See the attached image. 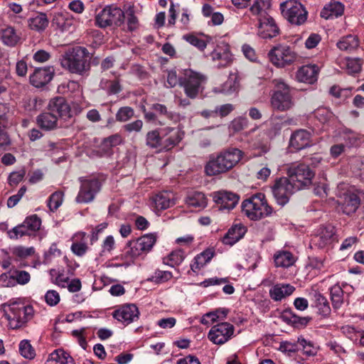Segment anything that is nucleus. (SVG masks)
I'll return each mask as SVG.
<instances>
[{
  "label": "nucleus",
  "instance_id": "nucleus-52",
  "mask_svg": "<svg viewBox=\"0 0 364 364\" xmlns=\"http://www.w3.org/2000/svg\"><path fill=\"white\" fill-rule=\"evenodd\" d=\"M134 114V109L130 107H122L116 114V119L119 122H127Z\"/></svg>",
  "mask_w": 364,
  "mask_h": 364
},
{
  "label": "nucleus",
  "instance_id": "nucleus-22",
  "mask_svg": "<svg viewBox=\"0 0 364 364\" xmlns=\"http://www.w3.org/2000/svg\"><path fill=\"white\" fill-rule=\"evenodd\" d=\"M210 57L213 61L218 62L217 66L218 68L226 67L232 61V55L229 47L224 43L218 45L210 53Z\"/></svg>",
  "mask_w": 364,
  "mask_h": 364
},
{
  "label": "nucleus",
  "instance_id": "nucleus-57",
  "mask_svg": "<svg viewBox=\"0 0 364 364\" xmlns=\"http://www.w3.org/2000/svg\"><path fill=\"white\" fill-rule=\"evenodd\" d=\"M45 301L50 306L57 305L60 301V295L55 290H48L45 294Z\"/></svg>",
  "mask_w": 364,
  "mask_h": 364
},
{
  "label": "nucleus",
  "instance_id": "nucleus-62",
  "mask_svg": "<svg viewBox=\"0 0 364 364\" xmlns=\"http://www.w3.org/2000/svg\"><path fill=\"white\" fill-rule=\"evenodd\" d=\"M122 137L118 135H112L103 141L102 146L106 148H110L112 146H115L121 144Z\"/></svg>",
  "mask_w": 364,
  "mask_h": 364
},
{
  "label": "nucleus",
  "instance_id": "nucleus-27",
  "mask_svg": "<svg viewBox=\"0 0 364 364\" xmlns=\"http://www.w3.org/2000/svg\"><path fill=\"white\" fill-rule=\"evenodd\" d=\"M58 119L54 113L44 112L36 117V123L39 127L45 131H52L58 127Z\"/></svg>",
  "mask_w": 364,
  "mask_h": 364
},
{
  "label": "nucleus",
  "instance_id": "nucleus-39",
  "mask_svg": "<svg viewBox=\"0 0 364 364\" xmlns=\"http://www.w3.org/2000/svg\"><path fill=\"white\" fill-rule=\"evenodd\" d=\"M51 23L53 26L63 32L68 31L72 26V21L62 13L55 14Z\"/></svg>",
  "mask_w": 364,
  "mask_h": 364
},
{
  "label": "nucleus",
  "instance_id": "nucleus-63",
  "mask_svg": "<svg viewBox=\"0 0 364 364\" xmlns=\"http://www.w3.org/2000/svg\"><path fill=\"white\" fill-rule=\"evenodd\" d=\"M247 124V119L246 118L240 117L235 119L231 124L230 128L234 132H239L242 129H243Z\"/></svg>",
  "mask_w": 364,
  "mask_h": 364
},
{
  "label": "nucleus",
  "instance_id": "nucleus-20",
  "mask_svg": "<svg viewBox=\"0 0 364 364\" xmlns=\"http://www.w3.org/2000/svg\"><path fill=\"white\" fill-rule=\"evenodd\" d=\"M48 110L57 115L58 118L65 119L71 117L70 105L63 97L52 99L48 103Z\"/></svg>",
  "mask_w": 364,
  "mask_h": 364
},
{
  "label": "nucleus",
  "instance_id": "nucleus-13",
  "mask_svg": "<svg viewBox=\"0 0 364 364\" xmlns=\"http://www.w3.org/2000/svg\"><path fill=\"white\" fill-rule=\"evenodd\" d=\"M268 57L272 64L277 67L282 68L293 63L296 55L290 47L285 45H279L269 50Z\"/></svg>",
  "mask_w": 364,
  "mask_h": 364
},
{
  "label": "nucleus",
  "instance_id": "nucleus-16",
  "mask_svg": "<svg viewBox=\"0 0 364 364\" xmlns=\"http://www.w3.org/2000/svg\"><path fill=\"white\" fill-rule=\"evenodd\" d=\"M335 228L331 225L321 226L311 239L314 245L318 248H328L337 241Z\"/></svg>",
  "mask_w": 364,
  "mask_h": 364
},
{
  "label": "nucleus",
  "instance_id": "nucleus-29",
  "mask_svg": "<svg viewBox=\"0 0 364 364\" xmlns=\"http://www.w3.org/2000/svg\"><path fill=\"white\" fill-rule=\"evenodd\" d=\"M48 23L49 19L44 13H38L28 19V27L38 33L44 31Z\"/></svg>",
  "mask_w": 364,
  "mask_h": 364
},
{
  "label": "nucleus",
  "instance_id": "nucleus-56",
  "mask_svg": "<svg viewBox=\"0 0 364 364\" xmlns=\"http://www.w3.org/2000/svg\"><path fill=\"white\" fill-rule=\"evenodd\" d=\"M316 300V306L323 315H327L330 312V307L328 304L327 299L321 294H315Z\"/></svg>",
  "mask_w": 364,
  "mask_h": 364
},
{
  "label": "nucleus",
  "instance_id": "nucleus-38",
  "mask_svg": "<svg viewBox=\"0 0 364 364\" xmlns=\"http://www.w3.org/2000/svg\"><path fill=\"white\" fill-rule=\"evenodd\" d=\"M359 46V40L357 36L348 35L343 37L338 43L337 46L341 50L351 51Z\"/></svg>",
  "mask_w": 364,
  "mask_h": 364
},
{
  "label": "nucleus",
  "instance_id": "nucleus-59",
  "mask_svg": "<svg viewBox=\"0 0 364 364\" xmlns=\"http://www.w3.org/2000/svg\"><path fill=\"white\" fill-rule=\"evenodd\" d=\"M26 171L24 169L12 172L9 177V181L11 186H16L25 176Z\"/></svg>",
  "mask_w": 364,
  "mask_h": 364
},
{
  "label": "nucleus",
  "instance_id": "nucleus-19",
  "mask_svg": "<svg viewBox=\"0 0 364 364\" xmlns=\"http://www.w3.org/2000/svg\"><path fill=\"white\" fill-rule=\"evenodd\" d=\"M211 196L214 202L223 210L234 208L239 201V196L237 194L226 191L214 192Z\"/></svg>",
  "mask_w": 364,
  "mask_h": 364
},
{
  "label": "nucleus",
  "instance_id": "nucleus-28",
  "mask_svg": "<svg viewBox=\"0 0 364 364\" xmlns=\"http://www.w3.org/2000/svg\"><path fill=\"white\" fill-rule=\"evenodd\" d=\"M289 144L296 151L307 147L310 144V133L304 129L295 132L291 136Z\"/></svg>",
  "mask_w": 364,
  "mask_h": 364
},
{
  "label": "nucleus",
  "instance_id": "nucleus-18",
  "mask_svg": "<svg viewBox=\"0 0 364 364\" xmlns=\"http://www.w3.org/2000/svg\"><path fill=\"white\" fill-rule=\"evenodd\" d=\"M163 148L169 150L177 145L183 137V132L179 127H166L161 129Z\"/></svg>",
  "mask_w": 364,
  "mask_h": 364
},
{
  "label": "nucleus",
  "instance_id": "nucleus-7",
  "mask_svg": "<svg viewBox=\"0 0 364 364\" xmlns=\"http://www.w3.org/2000/svg\"><path fill=\"white\" fill-rule=\"evenodd\" d=\"M206 82V77L203 74L191 69L183 71V75L180 77V85L183 87L186 96L195 99L203 90V85Z\"/></svg>",
  "mask_w": 364,
  "mask_h": 364
},
{
  "label": "nucleus",
  "instance_id": "nucleus-23",
  "mask_svg": "<svg viewBox=\"0 0 364 364\" xmlns=\"http://www.w3.org/2000/svg\"><path fill=\"white\" fill-rule=\"evenodd\" d=\"M258 35L262 38H272L279 33V29L271 16L258 18Z\"/></svg>",
  "mask_w": 364,
  "mask_h": 364
},
{
  "label": "nucleus",
  "instance_id": "nucleus-11",
  "mask_svg": "<svg viewBox=\"0 0 364 364\" xmlns=\"http://www.w3.org/2000/svg\"><path fill=\"white\" fill-rule=\"evenodd\" d=\"M124 19V13L117 6H107L101 10L95 17V23L100 28L120 26Z\"/></svg>",
  "mask_w": 364,
  "mask_h": 364
},
{
  "label": "nucleus",
  "instance_id": "nucleus-25",
  "mask_svg": "<svg viewBox=\"0 0 364 364\" xmlns=\"http://www.w3.org/2000/svg\"><path fill=\"white\" fill-rule=\"evenodd\" d=\"M319 68L316 65H306L300 68L296 73L299 82L313 84L317 80Z\"/></svg>",
  "mask_w": 364,
  "mask_h": 364
},
{
  "label": "nucleus",
  "instance_id": "nucleus-15",
  "mask_svg": "<svg viewBox=\"0 0 364 364\" xmlns=\"http://www.w3.org/2000/svg\"><path fill=\"white\" fill-rule=\"evenodd\" d=\"M235 328L231 323L223 322L213 326L208 337L214 344L222 345L232 337Z\"/></svg>",
  "mask_w": 364,
  "mask_h": 364
},
{
  "label": "nucleus",
  "instance_id": "nucleus-5",
  "mask_svg": "<svg viewBox=\"0 0 364 364\" xmlns=\"http://www.w3.org/2000/svg\"><path fill=\"white\" fill-rule=\"evenodd\" d=\"M337 197L338 210L344 215H352L360 205V193L344 183L338 186Z\"/></svg>",
  "mask_w": 364,
  "mask_h": 364
},
{
  "label": "nucleus",
  "instance_id": "nucleus-35",
  "mask_svg": "<svg viewBox=\"0 0 364 364\" xmlns=\"http://www.w3.org/2000/svg\"><path fill=\"white\" fill-rule=\"evenodd\" d=\"M1 38L4 44L14 47L20 41V36L16 33V30L11 26L1 30Z\"/></svg>",
  "mask_w": 364,
  "mask_h": 364
},
{
  "label": "nucleus",
  "instance_id": "nucleus-26",
  "mask_svg": "<svg viewBox=\"0 0 364 364\" xmlns=\"http://www.w3.org/2000/svg\"><path fill=\"white\" fill-rule=\"evenodd\" d=\"M247 232L246 227L241 223L232 225L222 238L225 245H233L243 237Z\"/></svg>",
  "mask_w": 364,
  "mask_h": 364
},
{
  "label": "nucleus",
  "instance_id": "nucleus-47",
  "mask_svg": "<svg viewBox=\"0 0 364 364\" xmlns=\"http://www.w3.org/2000/svg\"><path fill=\"white\" fill-rule=\"evenodd\" d=\"M342 68H346L349 74L358 73L361 70L360 59L347 58L343 62Z\"/></svg>",
  "mask_w": 364,
  "mask_h": 364
},
{
  "label": "nucleus",
  "instance_id": "nucleus-1",
  "mask_svg": "<svg viewBox=\"0 0 364 364\" xmlns=\"http://www.w3.org/2000/svg\"><path fill=\"white\" fill-rule=\"evenodd\" d=\"M243 152L237 148H229L211 158L205 166L208 176H218L232 169L242 159Z\"/></svg>",
  "mask_w": 364,
  "mask_h": 364
},
{
  "label": "nucleus",
  "instance_id": "nucleus-51",
  "mask_svg": "<svg viewBox=\"0 0 364 364\" xmlns=\"http://www.w3.org/2000/svg\"><path fill=\"white\" fill-rule=\"evenodd\" d=\"M237 89V87L235 81L233 79H228L221 87H215L214 91L225 95H230L235 92Z\"/></svg>",
  "mask_w": 364,
  "mask_h": 364
},
{
  "label": "nucleus",
  "instance_id": "nucleus-4",
  "mask_svg": "<svg viewBox=\"0 0 364 364\" xmlns=\"http://www.w3.org/2000/svg\"><path fill=\"white\" fill-rule=\"evenodd\" d=\"M242 210L252 220H260L272 213V208L268 205L265 196L262 193L245 199L242 203Z\"/></svg>",
  "mask_w": 364,
  "mask_h": 364
},
{
  "label": "nucleus",
  "instance_id": "nucleus-43",
  "mask_svg": "<svg viewBox=\"0 0 364 364\" xmlns=\"http://www.w3.org/2000/svg\"><path fill=\"white\" fill-rule=\"evenodd\" d=\"M314 117L321 124H326L333 119L334 114L326 107L317 108L313 112Z\"/></svg>",
  "mask_w": 364,
  "mask_h": 364
},
{
  "label": "nucleus",
  "instance_id": "nucleus-50",
  "mask_svg": "<svg viewBox=\"0 0 364 364\" xmlns=\"http://www.w3.org/2000/svg\"><path fill=\"white\" fill-rule=\"evenodd\" d=\"M12 254L20 259H25L31 256L35 252L33 247H26L23 246H16L11 250Z\"/></svg>",
  "mask_w": 364,
  "mask_h": 364
},
{
  "label": "nucleus",
  "instance_id": "nucleus-6",
  "mask_svg": "<svg viewBox=\"0 0 364 364\" xmlns=\"http://www.w3.org/2000/svg\"><path fill=\"white\" fill-rule=\"evenodd\" d=\"M272 84L274 88L270 100L272 109L279 112L290 109L294 106V101L289 86L282 78L272 80Z\"/></svg>",
  "mask_w": 364,
  "mask_h": 364
},
{
  "label": "nucleus",
  "instance_id": "nucleus-10",
  "mask_svg": "<svg viewBox=\"0 0 364 364\" xmlns=\"http://www.w3.org/2000/svg\"><path fill=\"white\" fill-rule=\"evenodd\" d=\"M287 175L288 178L299 191L311 183L314 172L306 164H292L287 169Z\"/></svg>",
  "mask_w": 364,
  "mask_h": 364
},
{
  "label": "nucleus",
  "instance_id": "nucleus-58",
  "mask_svg": "<svg viewBox=\"0 0 364 364\" xmlns=\"http://www.w3.org/2000/svg\"><path fill=\"white\" fill-rule=\"evenodd\" d=\"M16 286V281L13 274L3 273L0 275V287H13Z\"/></svg>",
  "mask_w": 364,
  "mask_h": 364
},
{
  "label": "nucleus",
  "instance_id": "nucleus-55",
  "mask_svg": "<svg viewBox=\"0 0 364 364\" xmlns=\"http://www.w3.org/2000/svg\"><path fill=\"white\" fill-rule=\"evenodd\" d=\"M126 16L128 28L130 31L135 30L138 26V18L134 15V11L133 8L129 7L126 11V14H124V17Z\"/></svg>",
  "mask_w": 364,
  "mask_h": 364
},
{
  "label": "nucleus",
  "instance_id": "nucleus-21",
  "mask_svg": "<svg viewBox=\"0 0 364 364\" xmlns=\"http://www.w3.org/2000/svg\"><path fill=\"white\" fill-rule=\"evenodd\" d=\"M53 74L54 69L52 67L37 68L30 76V82L33 86L41 87L52 80Z\"/></svg>",
  "mask_w": 364,
  "mask_h": 364
},
{
  "label": "nucleus",
  "instance_id": "nucleus-36",
  "mask_svg": "<svg viewBox=\"0 0 364 364\" xmlns=\"http://www.w3.org/2000/svg\"><path fill=\"white\" fill-rule=\"evenodd\" d=\"M213 256V252L204 251L195 257L191 264V269L194 272H198L202 267L208 263Z\"/></svg>",
  "mask_w": 364,
  "mask_h": 364
},
{
  "label": "nucleus",
  "instance_id": "nucleus-49",
  "mask_svg": "<svg viewBox=\"0 0 364 364\" xmlns=\"http://www.w3.org/2000/svg\"><path fill=\"white\" fill-rule=\"evenodd\" d=\"M63 200V193L60 191H56L49 197L48 206L51 211L54 212L61 205Z\"/></svg>",
  "mask_w": 364,
  "mask_h": 364
},
{
  "label": "nucleus",
  "instance_id": "nucleus-54",
  "mask_svg": "<svg viewBox=\"0 0 364 364\" xmlns=\"http://www.w3.org/2000/svg\"><path fill=\"white\" fill-rule=\"evenodd\" d=\"M24 223L25 225H26L31 232L33 233L40 229L41 220L36 215H33L27 217Z\"/></svg>",
  "mask_w": 364,
  "mask_h": 364
},
{
  "label": "nucleus",
  "instance_id": "nucleus-60",
  "mask_svg": "<svg viewBox=\"0 0 364 364\" xmlns=\"http://www.w3.org/2000/svg\"><path fill=\"white\" fill-rule=\"evenodd\" d=\"M186 40L191 45L203 50L207 46L205 41L197 36L190 35L186 36Z\"/></svg>",
  "mask_w": 364,
  "mask_h": 364
},
{
  "label": "nucleus",
  "instance_id": "nucleus-17",
  "mask_svg": "<svg viewBox=\"0 0 364 364\" xmlns=\"http://www.w3.org/2000/svg\"><path fill=\"white\" fill-rule=\"evenodd\" d=\"M139 311L134 304H124L119 306L112 313L117 321L125 324H129L139 318Z\"/></svg>",
  "mask_w": 364,
  "mask_h": 364
},
{
  "label": "nucleus",
  "instance_id": "nucleus-48",
  "mask_svg": "<svg viewBox=\"0 0 364 364\" xmlns=\"http://www.w3.org/2000/svg\"><path fill=\"white\" fill-rule=\"evenodd\" d=\"M21 355L27 359H33L36 356V351L28 340H23L19 343Z\"/></svg>",
  "mask_w": 364,
  "mask_h": 364
},
{
  "label": "nucleus",
  "instance_id": "nucleus-34",
  "mask_svg": "<svg viewBox=\"0 0 364 364\" xmlns=\"http://www.w3.org/2000/svg\"><path fill=\"white\" fill-rule=\"evenodd\" d=\"M186 203L191 208L202 209L206 207L208 201L204 193L193 192L188 195Z\"/></svg>",
  "mask_w": 364,
  "mask_h": 364
},
{
  "label": "nucleus",
  "instance_id": "nucleus-45",
  "mask_svg": "<svg viewBox=\"0 0 364 364\" xmlns=\"http://www.w3.org/2000/svg\"><path fill=\"white\" fill-rule=\"evenodd\" d=\"M331 298L334 308L338 309L343 302V291L339 285L331 288Z\"/></svg>",
  "mask_w": 364,
  "mask_h": 364
},
{
  "label": "nucleus",
  "instance_id": "nucleus-53",
  "mask_svg": "<svg viewBox=\"0 0 364 364\" xmlns=\"http://www.w3.org/2000/svg\"><path fill=\"white\" fill-rule=\"evenodd\" d=\"M14 279L16 281V285H25L28 284L31 280L30 274L24 270H15L13 273Z\"/></svg>",
  "mask_w": 364,
  "mask_h": 364
},
{
  "label": "nucleus",
  "instance_id": "nucleus-31",
  "mask_svg": "<svg viewBox=\"0 0 364 364\" xmlns=\"http://www.w3.org/2000/svg\"><path fill=\"white\" fill-rule=\"evenodd\" d=\"M45 364H73V360L68 353L59 348L49 355Z\"/></svg>",
  "mask_w": 364,
  "mask_h": 364
},
{
  "label": "nucleus",
  "instance_id": "nucleus-37",
  "mask_svg": "<svg viewBox=\"0 0 364 364\" xmlns=\"http://www.w3.org/2000/svg\"><path fill=\"white\" fill-rule=\"evenodd\" d=\"M153 203L156 209L164 210L174 204L171 194L166 192L161 193L153 198Z\"/></svg>",
  "mask_w": 364,
  "mask_h": 364
},
{
  "label": "nucleus",
  "instance_id": "nucleus-41",
  "mask_svg": "<svg viewBox=\"0 0 364 364\" xmlns=\"http://www.w3.org/2000/svg\"><path fill=\"white\" fill-rule=\"evenodd\" d=\"M185 258V253L181 250L172 251L166 257L164 258V263L172 267L178 266Z\"/></svg>",
  "mask_w": 364,
  "mask_h": 364
},
{
  "label": "nucleus",
  "instance_id": "nucleus-61",
  "mask_svg": "<svg viewBox=\"0 0 364 364\" xmlns=\"http://www.w3.org/2000/svg\"><path fill=\"white\" fill-rule=\"evenodd\" d=\"M88 249L87 243H77L73 242L71 245V251L73 254L77 256L82 257L83 256Z\"/></svg>",
  "mask_w": 364,
  "mask_h": 364
},
{
  "label": "nucleus",
  "instance_id": "nucleus-3",
  "mask_svg": "<svg viewBox=\"0 0 364 364\" xmlns=\"http://www.w3.org/2000/svg\"><path fill=\"white\" fill-rule=\"evenodd\" d=\"M89 54L85 48H73L63 56L61 65L72 73L84 75L90 67Z\"/></svg>",
  "mask_w": 364,
  "mask_h": 364
},
{
  "label": "nucleus",
  "instance_id": "nucleus-32",
  "mask_svg": "<svg viewBox=\"0 0 364 364\" xmlns=\"http://www.w3.org/2000/svg\"><path fill=\"white\" fill-rule=\"evenodd\" d=\"M271 6V0H255L250 7V11L253 15L257 16L258 18H264L270 16L267 11Z\"/></svg>",
  "mask_w": 364,
  "mask_h": 364
},
{
  "label": "nucleus",
  "instance_id": "nucleus-46",
  "mask_svg": "<svg viewBox=\"0 0 364 364\" xmlns=\"http://www.w3.org/2000/svg\"><path fill=\"white\" fill-rule=\"evenodd\" d=\"M7 234L10 239L17 240L18 238L24 235H30L31 232L28 228L25 225V223L23 222L22 224L18 225L14 228L12 230H9Z\"/></svg>",
  "mask_w": 364,
  "mask_h": 364
},
{
  "label": "nucleus",
  "instance_id": "nucleus-8",
  "mask_svg": "<svg viewBox=\"0 0 364 364\" xmlns=\"http://www.w3.org/2000/svg\"><path fill=\"white\" fill-rule=\"evenodd\" d=\"M156 241L154 234H146L135 240L130 241L125 248L124 256L132 261L139 256L149 252Z\"/></svg>",
  "mask_w": 364,
  "mask_h": 364
},
{
  "label": "nucleus",
  "instance_id": "nucleus-2",
  "mask_svg": "<svg viewBox=\"0 0 364 364\" xmlns=\"http://www.w3.org/2000/svg\"><path fill=\"white\" fill-rule=\"evenodd\" d=\"M6 306L5 317L9 322V326L12 329L25 326L34 316L33 307L20 299L10 301Z\"/></svg>",
  "mask_w": 364,
  "mask_h": 364
},
{
  "label": "nucleus",
  "instance_id": "nucleus-33",
  "mask_svg": "<svg viewBox=\"0 0 364 364\" xmlns=\"http://www.w3.org/2000/svg\"><path fill=\"white\" fill-rule=\"evenodd\" d=\"M274 263L277 267L287 268L294 264L295 257L289 251H278L274 256Z\"/></svg>",
  "mask_w": 364,
  "mask_h": 364
},
{
  "label": "nucleus",
  "instance_id": "nucleus-42",
  "mask_svg": "<svg viewBox=\"0 0 364 364\" xmlns=\"http://www.w3.org/2000/svg\"><path fill=\"white\" fill-rule=\"evenodd\" d=\"M151 109L155 112L156 114L164 115L175 123L178 122L182 118L179 114L168 112L166 107L161 104H154L151 106Z\"/></svg>",
  "mask_w": 364,
  "mask_h": 364
},
{
  "label": "nucleus",
  "instance_id": "nucleus-14",
  "mask_svg": "<svg viewBox=\"0 0 364 364\" xmlns=\"http://www.w3.org/2000/svg\"><path fill=\"white\" fill-rule=\"evenodd\" d=\"M80 182V191L75 198L76 202L78 203L92 202L100 190V182L95 178H82Z\"/></svg>",
  "mask_w": 364,
  "mask_h": 364
},
{
  "label": "nucleus",
  "instance_id": "nucleus-12",
  "mask_svg": "<svg viewBox=\"0 0 364 364\" xmlns=\"http://www.w3.org/2000/svg\"><path fill=\"white\" fill-rule=\"evenodd\" d=\"M295 186L288 178H280L272 186V193L277 203L280 205H286L290 196L297 191Z\"/></svg>",
  "mask_w": 364,
  "mask_h": 364
},
{
  "label": "nucleus",
  "instance_id": "nucleus-24",
  "mask_svg": "<svg viewBox=\"0 0 364 364\" xmlns=\"http://www.w3.org/2000/svg\"><path fill=\"white\" fill-rule=\"evenodd\" d=\"M295 289L290 284L277 283L269 289V294L273 301H279L291 295Z\"/></svg>",
  "mask_w": 364,
  "mask_h": 364
},
{
  "label": "nucleus",
  "instance_id": "nucleus-64",
  "mask_svg": "<svg viewBox=\"0 0 364 364\" xmlns=\"http://www.w3.org/2000/svg\"><path fill=\"white\" fill-rule=\"evenodd\" d=\"M242 50L247 59L252 62H255L257 60V55L255 53V50L249 45H243L242 47Z\"/></svg>",
  "mask_w": 364,
  "mask_h": 364
},
{
  "label": "nucleus",
  "instance_id": "nucleus-44",
  "mask_svg": "<svg viewBox=\"0 0 364 364\" xmlns=\"http://www.w3.org/2000/svg\"><path fill=\"white\" fill-rule=\"evenodd\" d=\"M227 312L225 310H216L204 314L200 318V323L209 326L216 321L220 317H225Z\"/></svg>",
  "mask_w": 364,
  "mask_h": 364
},
{
  "label": "nucleus",
  "instance_id": "nucleus-9",
  "mask_svg": "<svg viewBox=\"0 0 364 364\" xmlns=\"http://www.w3.org/2000/svg\"><path fill=\"white\" fill-rule=\"evenodd\" d=\"M282 16L291 23L301 25L307 19L308 13L297 0H287L280 4Z\"/></svg>",
  "mask_w": 364,
  "mask_h": 364
},
{
  "label": "nucleus",
  "instance_id": "nucleus-30",
  "mask_svg": "<svg viewBox=\"0 0 364 364\" xmlns=\"http://www.w3.org/2000/svg\"><path fill=\"white\" fill-rule=\"evenodd\" d=\"M344 12V5L339 1H333L327 4L321 13V16L328 19L338 17Z\"/></svg>",
  "mask_w": 364,
  "mask_h": 364
},
{
  "label": "nucleus",
  "instance_id": "nucleus-40",
  "mask_svg": "<svg viewBox=\"0 0 364 364\" xmlns=\"http://www.w3.org/2000/svg\"><path fill=\"white\" fill-rule=\"evenodd\" d=\"M162 140L161 129L150 131L146 134V144L151 148L164 149Z\"/></svg>",
  "mask_w": 364,
  "mask_h": 364
}]
</instances>
